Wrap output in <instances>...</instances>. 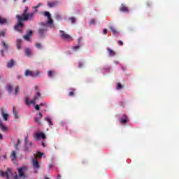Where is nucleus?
<instances>
[{"instance_id": "nucleus-49", "label": "nucleus", "mask_w": 179, "mask_h": 179, "mask_svg": "<svg viewBox=\"0 0 179 179\" xmlns=\"http://www.w3.org/2000/svg\"><path fill=\"white\" fill-rule=\"evenodd\" d=\"M115 64H120V62H115Z\"/></svg>"}, {"instance_id": "nucleus-30", "label": "nucleus", "mask_w": 179, "mask_h": 179, "mask_svg": "<svg viewBox=\"0 0 179 179\" xmlns=\"http://www.w3.org/2000/svg\"><path fill=\"white\" fill-rule=\"evenodd\" d=\"M38 33H39V34H43V33H45V29H39V31H38Z\"/></svg>"}, {"instance_id": "nucleus-1", "label": "nucleus", "mask_w": 179, "mask_h": 179, "mask_svg": "<svg viewBox=\"0 0 179 179\" xmlns=\"http://www.w3.org/2000/svg\"><path fill=\"white\" fill-rule=\"evenodd\" d=\"M29 10V7L26 6L25 9L22 13V15H17V24L15 26V30L17 31H20L22 33V29H23V23H22V20H31L33 17L34 16V13H31L27 14V11Z\"/></svg>"}, {"instance_id": "nucleus-58", "label": "nucleus", "mask_w": 179, "mask_h": 179, "mask_svg": "<svg viewBox=\"0 0 179 179\" xmlns=\"http://www.w3.org/2000/svg\"><path fill=\"white\" fill-rule=\"evenodd\" d=\"M0 36H1V33H0Z\"/></svg>"}, {"instance_id": "nucleus-19", "label": "nucleus", "mask_w": 179, "mask_h": 179, "mask_svg": "<svg viewBox=\"0 0 179 179\" xmlns=\"http://www.w3.org/2000/svg\"><path fill=\"white\" fill-rule=\"evenodd\" d=\"M10 157L12 162H15V160H16V152L13 151L11 152Z\"/></svg>"}, {"instance_id": "nucleus-22", "label": "nucleus", "mask_w": 179, "mask_h": 179, "mask_svg": "<svg viewBox=\"0 0 179 179\" xmlns=\"http://www.w3.org/2000/svg\"><path fill=\"white\" fill-rule=\"evenodd\" d=\"M25 55L27 57H30L31 55V50L29 48L25 49Z\"/></svg>"}, {"instance_id": "nucleus-55", "label": "nucleus", "mask_w": 179, "mask_h": 179, "mask_svg": "<svg viewBox=\"0 0 179 179\" xmlns=\"http://www.w3.org/2000/svg\"><path fill=\"white\" fill-rule=\"evenodd\" d=\"M45 179H50V178H48L46 177V178H45Z\"/></svg>"}, {"instance_id": "nucleus-7", "label": "nucleus", "mask_w": 179, "mask_h": 179, "mask_svg": "<svg viewBox=\"0 0 179 179\" xmlns=\"http://www.w3.org/2000/svg\"><path fill=\"white\" fill-rule=\"evenodd\" d=\"M40 75V71H29L26 70L25 71V76H31L32 78H36V76H38Z\"/></svg>"}, {"instance_id": "nucleus-34", "label": "nucleus", "mask_w": 179, "mask_h": 179, "mask_svg": "<svg viewBox=\"0 0 179 179\" xmlns=\"http://www.w3.org/2000/svg\"><path fill=\"white\" fill-rule=\"evenodd\" d=\"M79 48H80V46H79V45L73 46V50H74V51H76V50H79Z\"/></svg>"}, {"instance_id": "nucleus-12", "label": "nucleus", "mask_w": 179, "mask_h": 179, "mask_svg": "<svg viewBox=\"0 0 179 179\" xmlns=\"http://www.w3.org/2000/svg\"><path fill=\"white\" fill-rule=\"evenodd\" d=\"M120 124H127L128 122V117L127 115H123L120 120Z\"/></svg>"}, {"instance_id": "nucleus-15", "label": "nucleus", "mask_w": 179, "mask_h": 179, "mask_svg": "<svg viewBox=\"0 0 179 179\" xmlns=\"http://www.w3.org/2000/svg\"><path fill=\"white\" fill-rule=\"evenodd\" d=\"M109 29L111 30L113 34H114L115 36L120 35V32H118V31H117V29H115L113 27H110Z\"/></svg>"}, {"instance_id": "nucleus-24", "label": "nucleus", "mask_w": 179, "mask_h": 179, "mask_svg": "<svg viewBox=\"0 0 179 179\" xmlns=\"http://www.w3.org/2000/svg\"><path fill=\"white\" fill-rule=\"evenodd\" d=\"M48 75L49 78H52V76H54V75H55V71H49L48 72Z\"/></svg>"}, {"instance_id": "nucleus-25", "label": "nucleus", "mask_w": 179, "mask_h": 179, "mask_svg": "<svg viewBox=\"0 0 179 179\" xmlns=\"http://www.w3.org/2000/svg\"><path fill=\"white\" fill-rule=\"evenodd\" d=\"M45 120L49 123V125H52V122H51V119H50V117H47Z\"/></svg>"}, {"instance_id": "nucleus-54", "label": "nucleus", "mask_w": 179, "mask_h": 179, "mask_svg": "<svg viewBox=\"0 0 179 179\" xmlns=\"http://www.w3.org/2000/svg\"><path fill=\"white\" fill-rule=\"evenodd\" d=\"M26 1H27V0H23V2H26Z\"/></svg>"}, {"instance_id": "nucleus-11", "label": "nucleus", "mask_w": 179, "mask_h": 179, "mask_svg": "<svg viewBox=\"0 0 179 179\" xmlns=\"http://www.w3.org/2000/svg\"><path fill=\"white\" fill-rule=\"evenodd\" d=\"M41 118H43V113H39V116L38 117H36L34 118V122H37L38 125H41V122H40Z\"/></svg>"}, {"instance_id": "nucleus-6", "label": "nucleus", "mask_w": 179, "mask_h": 179, "mask_svg": "<svg viewBox=\"0 0 179 179\" xmlns=\"http://www.w3.org/2000/svg\"><path fill=\"white\" fill-rule=\"evenodd\" d=\"M41 96V94L38 92H37L36 96L34 97L33 100L29 101V98L27 97L25 99V103L27 104V106H30V104H36V100H37V97H40Z\"/></svg>"}, {"instance_id": "nucleus-42", "label": "nucleus", "mask_w": 179, "mask_h": 179, "mask_svg": "<svg viewBox=\"0 0 179 179\" xmlns=\"http://www.w3.org/2000/svg\"><path fill=\"white\" fill-rule=\"evenodd\" d=\"M1 36H3V37H5V32L4 31L1 32Z\"/></svg>"}, {"instance_id": "nucleus-4", "label": "nucleus", "mask_w": 179, "mask_h": 179, "mask_svg": "<svg viewBox=\"0 0 179 179\" xmlns=\"http://www.w3.org/2000/svg\"><path fill=\"white\" fill-rule=\"evenodd\" d=\"M60 37L62 40H65V41H72V36L64 31H60Z\"/></svg>"}, {"instance_id": "nucleus-53", "label": "nucleus", "mask_w": 179, "mask_h": 179, "mask_svg": "<svg viewBox=\"0 0 179 179\" xmlns=\"http://www.w3.org/2000/svg\"><path fill=\"white\" fill-rule=\"evenodd\" d=\"M17 78H18V79H20V76H17Z\"/></svg>"}, {"instance_id": "nucleus-48", "label": "nucleus", "mask_w": 179, "mask_h": 179, "mask_svg": "<svg viewBox=\"0 0 179 179\" xmlns=\"http://www.w3.org/2000/svg\"><path fill=\"white\" fill-rule=\"evenodd\" d=\"M3 159H6V155L3 156Z\"/></svg>"}, {"instance_id": "nucleus-8", "label": "nucleus", "mask_w": 179, "mask_h": 179, "mask_svg": "<svg viewBox=\"0 0 179 179\" xmlns=\"http://www.w3.org/2000/svg\"><path fill=\"white\" fill-rule=\"evenodd\" d=\"M0 176L1 177H6V179H9V177H11L12 176V171L10 170V169H8L7 171L6 172L0 171Z\"/></svg>"}, {"instance_id": "nucleus-33", "label": "nucleus", "mask_w": 179, "mask_h": 179, "mask_svg": "<svg viewBox=\"0 0 179 179\" xmlns=\"http://www.w3.org/2000/svg\"><path fill=\"white\" fill-rule=\"evenodd\" d=\"M33 34V31H28L27 32V36H31Z\"/></svg>"}, {"instance_id": "nucleus-29", "label": "nucleus", "mask_w": 179, "mask_h": 179, "mask_svg": "<svg viewBox=\"0 0 179 179\" xmlns=\"http://www.w3.org/2000/svg\"><path fill=\"white\" fill-rule=\"evenodd\" d=\"M7 90L10 93V92H12V86L10 85H7Z\"/></svg>"}, {"instance_id": "nucleus-51", "label": "nucleus", "mask_w": 179, "mask_h": 179, "mask_svg": "<svg viewBox=\"0 0 179 179\" xmlns=\"http://www.w3.org/2000/svg\"><path fill=\"white\" fill-rule=\"evenodd\" d=\"M1 54H2V55H3V50H1Z\"/></svg>"}, {"instance_id": "nucleus-41", "label": "nucleus", "mask_w": 179, "mask_h": 179, "mask_svg": "<svg viewBox=\"0 0 179 179\" xmlns=\"http://www.w3.org/2000/svg\"><path fill=\"white\" fill-rule=\"evenodd\" d=\"M107 29H104L103 30V34H107Z\"/></svg>"}, {"instance_id": "nucleus-35", "label": "nucleus", "mask_w": 179, "mask_h": 179, "mask_svg": "<svg viewBox=\"0 0 179 179\" xmlns=\"http://www.w3.org/2000/svg\"><path fill=\"white\" fill-rule=\"evenodd\" d=\"M15 94H17V93H19V86L15 87Z\"/></svg>"}, {"instance_id": "nucleus-27", "label": "nucleus", "mask_w": 179, "mask_h": 179, "mask_svg": "<svg viewBox=\"0 0 179 179\" xmlns=\"http://www.w3.org/2000/svg\"><path fill=\"white\" fill-rule=\"evenodd\" d=\"M13 114L15 115V118H19L17 117V113H16V110H15V107L13 108Z\"/></svg>"}, {"instance_id": "nucleus-46", "label": "nucleus", "mask_w": 179, "mask_h": 179, "mask_svg": "<svg viewBox=\"0 0 179 179\" xmlns=\"http://www.w3.org/2000/svg\"><path fill=\"white\" fill-rule=\"evenodd\" d=\"M57 179H61V176L59 174L57 175Z\"/></svg>"}, {"instance_id": "nucleus-39", "label": "nucleus", "mask_w": 179, "mask_h": 179, "mask_svg": "<svg viewBox=\"0 0 179 179\" xmlns=\"http://www.w3.org/2000/svg\"><path fill=\"white\" fill-rule=\"evenodd\" d=\"M73 94H75V93L73 92V91H71L69 94V96H73Z\"/></svg>"}, {"instance_id": "nucleus-14", "label": "nucleus", "mask_w": 179, "mask_h": 179, "mask_svg": "<svg viewBox=\"0 0 179 179\" xmlns=\"http://www.w3.org/2000/svg\"><path fill=\"white\" fill-rule=\"evenodd\" d=\"M1 115L4 121H8V117H9V115L7 113H5V112L3 111V108H1Z\"/></svg>"}, {"instance_id": "nucleus-52", "label": "nucleus", "mask_w": 179, "mask_h": 179, "mask_svg": "<svg viewBox=\"0 0 179 179\" xmlns=\"http://www.w3.org/2000/svg\"><path fill=\"white\" fill-rule=\"evenodd\" d=\"M122 69L123 71H125V68H124V67H122Z\"/></svg>"}, {"instance_id": "nucleus-26", "label": "nucleus", "mask_w": 179, "mask_h": 179, "mask_svg": "<svg viewBox=\"0 0 179 179\" xmlns=\"http://www.w3.org/2000/svg\"><path fill=\"white\" fill-rule=\"evenodd\" d=\"M36 155V158L38 159V157H43V155H44V153L38 152L37 154H35Z\"/></svg>"}, {"instance_id": "nucleus-5", "label": "nucleus", "mask_w": 179, "mask_h": 179, "mask_svg": "<svg viewBox=\"0 0 179 179\" xmlns=\"http://www.w3.org/2000/svg\"><path fill=\"white\" fill-rule=\"evenodd\" d=\"M34 138L35 141H40V139L45 141L46 136L45 134L43 132H36L34 135Z\"/></svg>"}, {"instance_id": "nucleus-47", "label": "nucleus", "mask_w": 179, "mask_h": 179, "mask_svg": "<svg viewBox=\"0 0 179 179\" xmlns=\"http://www.w3.org/2000/svg\"><path fill=\"white\" fill-rule=\"evenodd\" d=\"M35 90H38V86H36V87H35Z\"/></svg>"}, {"instance_id": "nucleus-56", "label": "nucleus", "mask_w": 179, "mask_h": 179, "mask_svg": "<svg viewBox=\"0 0 179 179\" xmlns=\"http://www.w3.org/2000/svg\"><path fill=\"white\" fill-rule=\"evenodd\" d=\"M25 141H27V138H25Z\"/></svg>"}, {"instance_id": "nucleus-17", "label": "nucleus", "mask_w": 179, "mask_h": 179, "mask_svg": "<svg viewBox=\"0 0 179 179\" xmlns=\"http://www.w3.org/2000/svg\"><path fill=\"white\" fill-rule=\"evenodd\" d=\"M120 12H129V9L128 8V7L122 5V6L120 8Z\"/></svg>"}, {"instance_id": "nucleus-43", "label": "nucleus", "mask_w": 179, "mask_h": 179, "mask_svg": "<svg viewBox=\"0 0 179 179\" xmlns=\"http://www.w3.org/2000/svg\"><path fill=\"white\" fill-rule=\"evenodd\" d=\"M42 146L43 148H45V143H44V142H42Z\"/></svg>"}, {"instance_id": "nucleus-3", "label": "nucleus", "mask_w": 179, "mask_h": 179, "mask_svg": "<svg viewBox=\"0 0 179 179\" xmlns=\"http://www.w3.org/2000/svg\"><path fill=\"white\" fill-rule=\"evenodd\" d=\"M34 158L32 159V166L34 173H37V170L40 169V164L38 163V158H37L36 154L34 155Z\"/></svg>"}, {"instance_id": "nucleus-18", "label": "nucleus", "mask_w": 179, "mask_h": 179, "mask_svg": "<svg viewBox=\"0 0 179 179\" xmlns=\"http://www.w3.org/2000/svg\"><path fill=\"white\" fill-rule=\"evenodd\" d=\"M40 107H47V103H42L40 105H36L35 109L37 110V111H38V110H40Z\"/></svg>"}, {"instance_id": "nucleus-31", "label": "nucleus", "mask_w": 179, "mask_h": 179, "mask_svg": "<svg viewBox=\"0 0 179 179\" xmlns=\"http://www.w3.org/2000/svg\"><path fill=\"white\" fill-rule=\"evenodd\" d=\"M117 89L120 90V89H122V85L120 83H117Z\"/></svg>"}, {"instance_id": "nucleus-23", "label": "nucleus", "mask_w": 179, "mask_h": 179, "mask_svg": "<svg viewBox=\"0 0 179 179\" xmlns=\"http://www.w3.org/2000/svg\"><path fill=\"white\" fill-rule=\"evenodd\" d=\"M13 65H15L13 59H11L10 62L7 64L8 68H12Z\"/></svg>"}, {"instance_id": "nucleus-45", "label": "nucleus", "mask_w": 179, "mask_h": 179, "mask_svg": "<svg viewBox=\"0 0 179 179\" xmlns=\"http://www.w3.org/2000/svg\"><path fill=\"white\" fill-rule=\"evenodd\" d=\"M15 179H19V178L17 177V175L16 174V172H15Z\"/></svg>"}, {"instance_id": "nucleus-10", "label": "nucleus", "mask_w": 179, "mask_h": 179, "mask_svg": "<svg viewBox=\"0 0 179 179\" xmlns=\"http://www.w3.org/2000/svg\"><path fill=\"white\" fill-rule=\"evenodd\" d=\"M44 16L48 17V24H52L53 21L52 19L51 18V14H50V12L46 11L44 13Z\"/></svg>"}, {"instance_id": "nucleus-36", "label": "nucleus", "mask_w": 179, "mask_h": 179, "mask_svg": "<svg viewBox=\"0 0 179 179\" xmlns=\"http://www.w3.org/2000/svg\"><path fill=\"white\" fill-rule=\"evenodd\" d=\"M2 44H3V47H4V48H6L7 50L8 45H6V43H5V42H2Z\"/></svg>"}, {"instance_id": "nucleus-9", "label": "nucleus", "mask_w": 179, "mask_h": 179, "mask_svg": "<svg viewBox=\"0 0 179 179\" xmlns=\"http://www.w3.org/2000/svg\"><path fill=\"white\" fill-rule=\"evenodd\" d=\"M0 128L3 132H6L8 131V127H6L3 123H2V121L0 120ZM0 139H3V136L0 134Z\"/></svg>"}, {"instance_id": "nucleus-40", "label": "nucleus", "mask_w": 179, "mask_h": 179, "mask_svg": "<svg viewBox=\"0 0 179 179\" xmlns=\"http://www.w3.org/2000/svg\"><path fill=\"white\" fill-rule=\"evenodd\" d=\"M71 23H73L74 22H76V20L75 19V17H71Z\"/></svg>"}, {"instance_id": "nucleus-50", "label": "nucleus", "mask_w": 179, "mask_h": 179, "mask_svg": "<svg viewBox=\"0 0 179 179\" xmlns=\"http://www.w3.org/2000/svg\"><path fill=\"white\" fill-rule=\"evenodd\" d=\"M19 143H20V141H17V145H19Z\"/></svg>"}, {"instance_id": "nucleus-2", "label": "nucleus", "mask_w": 179, "mask_h": 179, "mask_svg": "<svg viewBox=\"0 0 179 179\" xmlns=\"http://www.w3.org/2000/svg\"><path fill=\"white\" fill-rule=\"evenodd\" d=\"M27 166H22L17 169L19 178L24 179L26 177V171H27Z\"/></svg>"}, {"instance_id": "nucleus-57", "label": "nucleus", "mask_w": 179, "mask_h": 179, "mask_svg": "<svg viewBox=\"0 0 179 179\" xmlns=\"http://www.w3.org/2000/svg\"><path fill=\"white\" fill-rule=\"evenodd\" d=\"M29 145H31V143H30Z\"/></svg>"}, {"instance_id": "nucleus-21", "label": "nucleus", "mask_w": 179, "mask_h": 179, "mask_svg": "<svg viewBox=\"0 0 179 179\" xmlns=\"http://www.w3.org/2000/svg\"><path fill=\"white\" fill-rule=\"evenodd\" d=\"M17 50H20V48H22V39L17 40Z\"/></svg>"}, {"instance_id": "nucleus-38", "label": "nucleus", "mask_w": 179, "mask_h": 179, "mask_svg": "<svg viewBox=\"0 0 179 179\" xmlns=\"http://www.w3.org/2000/svg\"><path fill=\"white\" fill-rule=\"evenodd\" d=\"M36 47H37V48H41V44H40V43H36Z\"/></svg>"}, {"instance_id": "nucleus-13", "label": "nucleus", "mask_w": 179, "mask_h": 179, "mask_svg": "<svg viewBox=\"0 0 179 179\" xmlns=\"http://www.w3.org/2000/svg\"><path fill=\"white\" fill-rule=\"evenodd\" d=\"M58 5V1H52V2H48V6L49 8H54L55 6H57Z\"/></svg>"}, {"instance_id": "nucleus-44", "label": "nucleus", "mask_w": 179, "mask_h": 179, "mask_svg": "<svg viewBox=\"0 0 179 179\" xmlns=\"http://www.w3.org/2000/svg\"><path fill=\"white\" fill-rule=\"evenodd\" d=\"M56 19H61V16L60 15H57Z\"/></svg>"}, {"instance_id": "nucleus-32", "label": "nucleus", "mask_w": 179, "mask_h": 179, "mask_svg": "<svg viewBox=\"0 0 179 179\" xmlns=\"http://www.w3.org/2000/svg\"><path fill=\"white\" fill-rule=\"evenodd\" d=\"M96 23V20L92 19L90 22V24H94Z\"/></svg>"}, {"instance_id": "nucleus-16", "label": "nucleus", "mask_w": 179, "mask_h": 179, "mask_svg": "<svg viewBox=\"0 0 179 179\" xmlns=\"http://www.w3.org/2000/svg\"><path fill=\"white\" fill-rule=\"evenodd\" d=\"M107 51L110 55V57H114L115 55V51L111 50L110 48H107Z\"/></svg>"}, {"instance_id": "nucleus-20", "label": "nucleus", "mask_w": 179, "mask_h": 179, "mask_svg": "<svg viewBox=\"0 0 179 179\" xmlns=\"http://www.w3.org/2000/svg\"><path fill=\"white\" fill-rule=\"evenodd\" d=\"M8 23V20L6 18H3L0 16V24H6Z\"/></svg>"}, {"instance_id": "nucleus-37", "label": "nucleus", "mask_w": 179, "mask_h": 179, "mask_svg": "<svg viewBox=\"0 0 179 179\" xmlns=\"http://www.w3.org/2000/svg\"><path fill=\"white\" fill-rule=\"evenodd\" d=\"M117 43L119 44V45H124V43L122 41H118Z\"/></svg>"}, {"instance_id": "nucleus-28", "label": "nucleus", "mask_w": 179, "mask_h": 179, "mask_svg": "<svg viewBox=\"0 0 179 179\" xmlns=\"http://www.w3.org/2000/svg\"><path fill=\"white\" fill-rule=\"evenodd\" d=\"M24 40H27V41H30V36L29 35L24 36Z\"/></svg>"}]
</instances>
